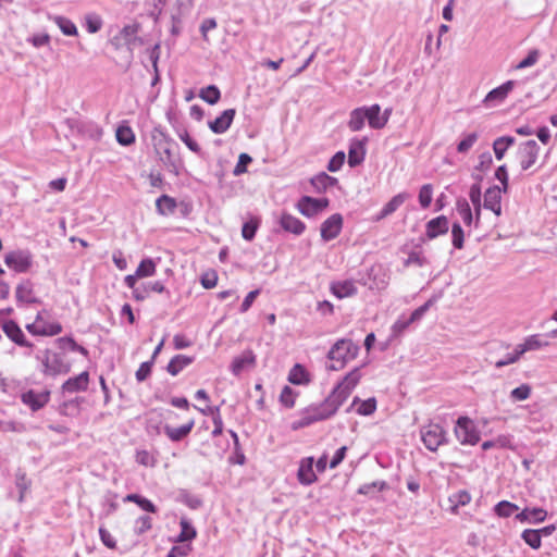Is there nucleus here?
<instances>
[{"label":"nucleus","instance_id":"obj_23","mask_svg":"<svg viewBox=\"0 0 557 557\" xmlns=\"http://www.w3.org/2000/svg\"><path fill=\"white\" fill-rule=\"evenodd\" d=\"M298 480L304 485H310L317 480V475L313 471V458L307 457L300 461L298 473Z\"/></svg>","mask_w":557,"mask_h":557},{"label":"nucleus","instance_id":"obj_45","mask_svg":"<svg viewBox=\"0 0 557 557\" xmlns=\"http://www.w3.org/2000/svg\"><path fill=\"white\" fill-rule=\"evenodd\" d=\"M357 403H360L359 407L357 408V412L361 416L372 414L376 409L375 398H369L367 400L361 401L358 397H355L352 406L356 405Z\"/></svg>","mask_w":557,"mask_h":557},{"label":"nucleus","instance_id":"obj_12","mask_svg":"<svg viewBox=\"0 0 557 557\" xmlns=\"http://www.w3.org/2000/svg\"><path fill=\"white\" fill-rule=\"evenodd\" d=\"M343 226V218L339 213H334L327 218L321 225V237L329 242L336 238Z\"/></svg>","mask_w":557,"mask_h":557},{"label":"nucleus","instance_id":"obj_52","mask_svg":"<svg viewBox=\"0 0 557 557\" xmlns=\"http://www.w3.org/2000/svg\"><path fill=\"white\" fill-rule=\"evenodd\" d=\"M15 476V484L20 491L18 502L22 503L24 500L25 493L29 488L30 481L26 478V474L21 471H18Z\"/></svg>","mask_w":557,"mask_h":557},{"label":"nucleus","instance_id":"obj_53","mask_svg":"<svg viewBox=\"0 0 557 557\" xmlns=\"http://www.w3.org/2000/svg\"><path fill=\"white\" fill-rule=\"evenodd\" d=\"M541 55V52L537 49H532L529 51L528 55L521 60L516 66V70H523L530 66H533Z\"/></svg>","mask_w":557,"mask_h":557},{"label":"nucleus","instance_id":"obj_42","mask_svg":"<svg viewBox=\"0 0 557 557\" xmlns=\"http://www.w3.org/2000/svg\"><path fill=\"white\" fill-rule=\"evenodd\" d=\"M124 502H131L137 504L143 510L148 512H156L157 507L147 498L138 494H128L124 497Z\"/></svg>","mask_w":557,"mask_h":557},{"label":"nucleus","instance_id":"obj_54","mask_svg":"<svg viewBox=\"0 0 557 557\" xmlns=\"http://www.w3.org/2000/svg\"><path fill=\"white\" fill-rule=\"evenodd\" d=\"M84 398L77 397L75 399L64 401L61 406V412L66 416H74L79 411V405Z\"/></svg>","mask_w":557,"mask_h":557},{"label":"nucleus","instance_id":"obj_49","mask_svg":"<svg viewBox=\"0 0 557 557\" xmlns=\"http://www.w3.org/2000/svg\"><path fill=\"white\" fill-rule=\"evenodd\" d=\"M457 211L465 224L470 225L473 221L471 208L465 198L457 200Z\"/></svg>","mask_w":557,"mask_h":557},{"label":"nucleus","instance_id":"obj_41","mask_svg":"<svg viewBox=\"0 0 557 557\" xmlns=\"http://www.w3.org/2000/svg\"><path fill=\"white\" fill-rule=\"evenodd\" d=\"M154 273L156 262L150 258L143 259L135 272L139 278L152 276Z\"/></svg>","mask_w":557,"mask_h":557},{"label":"nucleus","instance_id":"obj_16","mask_svg":"<svg viewBox=\"0 0 557 557\" xmlns=\"http://www.w3.org/2000/svg\"><path fill=\"white\" fill-rule=\"evenodd\" d=\"M235 114H236L235 109L224 110L220 116H218L215 120L210 121L208 123L209 128L214 134H223V133H225L230 128V126H231V124H232V122L234 120Z\"/></svg>","mask_w":557,"mask_h":557},{"label":"nucleus","instance_id":"obj_62","mask_svg":"<svg viewBox=\"0 0 557 557\" xmlns=\"http://www.w3.org/2000/svg\"><path fill=\"white\" fill-rule=\"evenodd\" d=\"M345 158L346 156L344 151L336 152L329 161L327 170L330 172H337L338 170H341L345 162Z\"/></svg>","mask_w":557,"mask_h":557},{"label":"nucleus","instance_id":"obj_33","mask_svg":"<svg viewBox=\"0 0 557 557\" xmlns=\"http://www.w3.org/2000/svg\"><path fill=\"white\" fill-rule=\"evenodd\" d=\"M366 107L357 108L351 111L348 126L352 132L360 131L364 126Z\"/></svg>","mask_w":557,"mask_h":557},{"label":"nucleus","instance_id":"obj_17","mask_svg":"<svg viewBox=\"0 0 557 557\" xmlns=\"http://www.w3.org/2000/svg\"><path fill=\"white\" fill-rule=\"evenodd\" d=\"M449 230V222L445 215H440L430 220L425 225V235L433 239L440 235L446 234Z\"/></svg>","mask_w":557,"mask_h":557},{"label":"nucleus","instance_id":"obj_51","mask_svg":"<svg viewBox=\"0 0 557 557\" xmlns=\"http://www.w3.org/2000/svg\"><path fill=\"white\" fill-rule=\"evenodd\" d=\"M449 500L454 505L453 506V511H456V509L459 506H466L467 504L470 503L471 495L467 491L462 490V491H458L457 493L453 494L449 497Z\"/></svg>","mask_w":557,"mask_h":557},{"label":"nucleus","instance_id":"obj_20","mask_svg":"<svg viewBox=\"0 0 557 557\" xmlns=\"http://www.w3.org/2000/svg\"><path fill=\"white\" fill-rule=\"evenodd\" d=\"M138 25L132 24L124 26L120 33L111 39L112 45L116 48L123 45H132L137 40Z\"/></svg>","mask_w":557,"mask_h":557},{"label":"nucleus","instance_id":"obj_7","mask_svg":"<svg viewBox=\"0 0 557 557\" xmlns=\"http://www.w3.org/2000/svg\"><path fill=\"white\" fill-rule=\"evenodd\" d=\"M4 263L16 273H26L33 264V258L28 251L14 250L4 256Z\"/></svg>","mask_w":557,"mask_h":557},{"label":"nucleus","instance_id":"obj_43","mask_svg":"<svg viewBox=\"0 0 557 557\" xmlns=\"http://www.w3.org/2000/svg\"><path fill=\"white\" fill-rule=\"evenodd\" d=\"M521 537L533 549L541 547V533H539L537 530L527 529L522 532Z\"/></svg>","mask_w":557,"mask_h":557},{"label":"nucleus","instance_id":"obj_21","mask_svg":"<svg viewBox=\"0 0 557 557\" xmlns=\"http://www.w3.org/2000/svg\"><path fill=\"white\" fill-rule=\"evenodd\" d=\"M364 140L352 139L348 150V164L355 168L361 164L366 157Z\"/></svg>","mask_w":557,"mask_h":557},{"label":"nucleus","instance_id":"obj_44","mask_svg":"<svg viewBox=\"0 0 557 557\" xmlns=\"http://www.w3.org/2000/svg\"><path fill=\"white\" fill-rule=\"evenodd\" d=\"M53 22L59 26L64 35L74 36L77 34V28L71 20L63 16H54Z\"/></svg>","mask_w":557,"mask_h":557},{"label":"nucleus","instance_id":"obj_15","mask_svg":"<svg viewBox=\"0 0 557 557\" xmlns=\"http://www.w3.org/2000/svg\"><path fill=\"white\" fill-rule=\"evenodd\" d=\"M502 188L492 186L484 194V208L493 211L497 216L502 214Z\"/></svg>","mask_w":557,"mask_h":557},{"label":"nucleus","instance_id":"obj_58","mask_svg":"<svg viewBox=\"0 0 557 557\" xmlns=\"http://www.w3.org/2000/svg\"><path fill=\"white\" fill-rule=\"evenodd\" d=\"M451 237H453L454 247L457 249H461L463 247L465 234H463V230L459 223L453 224Z\"/></svg>","mask_w":557,"mask_h":557},{"label":"nucleus","instance_id":"obj_9","mask_svg":"<svg viewBox=\"0 0 557 557\" xmlns=\"http://www.w3.org/2000/svg\"><path fill=\"white\" fill-rule=\"evenodd\" d=\"M41 312L36 314L35 321L26 324V330L35 336H54L62 332V325L59 322L51 324H40Z\"/></svg>","mask_w":557,"mask_h":557},{"label":"nucleus","instance_id":"obj_26","mask_svg":"<svg viewBox=\"0 0 557 557\" xmlns=\"http://www.w3.org/2000/svg\"><path fill=\"white\" fill-rule=\"evenodd\" d=\"M547 517V511L543 508H524L516 515V520L528 523L543 522Z\"/></svg>","mask_w":557,"mask_h":557},{"label":"nucleus","instance_id":"obj_24","mask_svg":"<svg viewBox=\"0 0 557 557\" xmlns=\"http://www.w3.org/2000/svg\"><path fill=\"white\" fill-rule=\"evenodd\" d=\"M256 363V356L252 350H245L236 357L231 366L234 375H239L246 368H252Z\"/></svg>","mask_w":557,"mask_h":557},{"label":"nucleus","instance_id":"obj_5","mask_svg":"<svg viewBox=\"0 0 557 557\" xmlns=\"http://www.w3.org/2000/svg\"><path fill=\"white\" fill-rule=\"evenodd\" d=\"M420 434L424 446L431 451H436L441 445L446 443V432L437 423L422 426Z\"/></svg>","mask_w":557,"mask_h":557},{"label":"nucleus","instance_id":"obj_6","mask_svg":"<svg viewBox=\"0 0 557 557\" xmlns=\"http://www.w3.org/2000/svg\"><path fill=\"white\" fill-rule=\"evenodd\" d=\"M455 434L463 445H475L480 441V434L473 421L468 417L458 418Z\"/></svg>","mask_w":557,"mask_h":557},{"label":"nucleus","instance_id":"obj_34","mask_svg":"<svg viewBox=\"0 0 557 557\" xmlns=\"http://www.w3.org/2000/svg\"><path fill=\"white\" fill-rule=\"evenodd\" d=\"M515 138L510 136H503L495 139L493 144L494 153L497 160H502L506 150L513 145Z\"/></svg>","mask_w":557,"mask_h":557},{"label":"nucleus","instance_id":"obj_18","mask_svg":"<svg viewBox=\"0 0 557 557\" xmlns=\"http://www.w3.org/2000/svg\"><path fill=\"white\" fill-rule=\"evenodd\" d=\"M89 373L87 371L82 372L77 376L70 377L62 385L63 393H76L84 392L88 388Z\"/></svg>","mask_w":557,"mask_h":557},{"label":"nucleus","instance_id":"obj_22","mask_svg":"<svg viewBox=\"0 0 557 557\" xmlns=\"http://www.w3.org/2000/svg\"><path fill=\"white\" fill-rule=\"evenodd\" d=\"M16 300L23 304H38L40 300L35 296L33 283L29 280L21 282L16 287Z\"/></svg>","mask_w":557,"mask_h":557},{"label":"nucleus","instance_id":"obj_25","mask_svg":"<svg viewBox=\"0 0 557 557\" xmlns=\"http://www.w3.org/2000/svg\"><path fill=\"white\" fill-rule=\"evenodd\" d=\"M410 198V194L408 193H399L396 196H394L380 211V213L376 215L375 220L380 221L388 215L393 214L406 200Z\"/></svg>","mask_w":557,"mask_h":557},{"label":"nucleus","instance_id":"obj_63","mask_svg":"<svg viewBox=\"0 0 557 557\" xmlns=\"http://www.w3.org/2000/svg\"><path fill=\"white\" fill-rule=\"evenodd\" d=\"M252 161V158L247 153H240L238 162L233 171L234 175H240L246 172L247 165Z\"/></svg>","mask_w":557,"mask_h":557},{"label":"nucleus","instance_id":"obj_47","mask_svg":"<svg viewBox=\"0 0 557 557\" xmlns=\"http://www.w3.org/2000/svg\"><path fill=\"white\" fill-rule=\"evenodd\" d=\"M288 381L293 384H302L307 383L308 373L300 364H295L289 372Z\"/></svg>","mask_w":557,"mask_h":557},{"label":"nucleus","instance_id":"obj_55","mask_svg":"<svg viewBox=\"0 0 557 557\" xmlns=\"http://www.w3.org/2000/svg\"><path fill=\"white\" fill-rule=\"evenodd\" d=\"M86 29L90 34L99 32L102 27V20L97 14H88L85 17Z\"/></svg>","mask_w":557,"mask_h":557},{"label":"nucleus","instance_id":"obj_39","mask_svg":"<svg viewBox=\"0 0 557 557\" xmlns=\"http://www.w3.org/2000/svg\"><path fill=\"white\" fill-rule=\"evenodd\" d=\"M180 525L181 533L178 534L177 542H187L196 537L197 532L186 518L181 519Z\"/></svg>","mask_w":557,"mask_h":557},{"label":"nucleus","instance_id":"obj_11","mask_svg":"<svg viewBox=\"0 0 557 557\" xmlns=\"http://www.w3.org/2000/svg\"><path fill=\"white\" fill-rule=\"evenodd\" d=\"M516 83L513 81H507L503 85L492 89L483 99V103L486 108L495 107L507 98L509 92L513 89Z\"/></svg>","mask_w":557,"mask_h":557},{"label":"nucleus","instance_id":"obj_40","mask_svg":"<svg viewBox=\"0 0 557 557\" xmlns=\"http://www.w3.org/2000/svg\"><path fill=\"white\" fill-rule=\"evenodd\" d=\"M326 414H318L317 417L311 416L307 409H305L301 413V418L297 421H294L292 424L293 430H298L305 426H308L317 421L325 420Z\"/></svg>","mask_w":557,"mask_h":557},{"label":"nucleus","instance_id":"obj_60","mask_svg":"<svg viewBox=\"0 0 557 557\" xmlns=\"http://www.w3.org/2000/svg\"><path fill=\"white\" fill-rule=\"evenodd\" d=\"M531 395V387L528 384H522L516 388H513L510 393V397L513 400H525Z\"/></svg>","mask_w":557,"mask_h":557},{"label":"nucleus","instance_id":"obj_56","mask_svg":"<svg viewBox=\"0 0 557 557\" xmlns=\"http://www.w3.org/2000/svg\"><path fill=\"white\" fill-rule=\"evenodd\" d=\"M152 528V519L149 516H141L135 521L134 531L137 535H141Z\"/></svg>","mask_w":557,"mask_h":557},{"label":"nucleus","instance_id":"obj_59","mask_svg":"<svg viewBox=\"0 0 557 557\" xmlns=\"http://www.w3.org/2000/svg\"><path fill=\"white\" fill-rule=\"evenodd\" d=\"M478 140V134L471 133L467 135L457 146V151L460 153L468 152Z\"/></svg>","mask_w":557,"mask_h":557},{"label":"nucleus","instance_id":"obj_2","mask_svg":"<svg viewBox=\"0 0 557 557\" xmlns=\"http://www.w3.org/2000/svg\"><path fill=\"white\" fill-rule=\"evenodd\" d=\"M359 347L350 339H339L330 349L327 357L332 363L327 367L329 370L338 371L345 364L355 359L358 355Z\"/></svg>","mask_w":557,"mask_h":557},{"label":"nucleus","instance_id":"obj_3","mask_svg":"<svg viewBox=\"0 0 557 557\" xmlns=\"http://www.w3.org/2000/svg\"><path fill=\"white\" fill-rule=\"evenodd\" d=\"M360 379V368H355L348 374H346L341 383L334 387L331 396L337 403V405H343V403L349 397L352 389L357 386Z\"/></svg>","mask_w":557,"mask_h":557},{"label":"nucleus","instance_id":"obj_30","mask_svg":"<svg viewBox=\"0 0 557 557\" xmlns=\"http://www.w3.org/2000/svg\"><path fill=\"white\" fill-rule=\"evenodd\" d=\"M331 289L337 298L350 297L357 293V287L352 281L333 283Z\"/></svg>","mask_w":557,"mask_h":557},{"label":"nucleus","instance_id":"obj_32","mask_svg":"<svg viewBox=\"0 0 557 557\" xmlns=\"http://www.w3.org/2000/svg\"><path fill=\"white\" fill-rule=\"evenodd\" d=\"M337 183V178L330 176L324 172L311 178V184L318 191H325L327 188L336 185Z\"/></svg>","mask_w":557,"mask_h":557},{"label":"nucleus","instance_id":"obj_37","mask_svg":"<svg viewBox=\"0 0 557 557\" xmlns=\"http://www.w3.org/2000/svg\"><path fill=\"white\" fill-rule=\"evenodd\" d=\"M522 355L519 352L518 346H516L513 352L507 354L505 358L494 359L492 356L486 359L490 363L494 364L496 368H503L505 366L512 364L517 362Z\"/></svg>","mask_w":557,"mask_h":557},{"label":"nucleus","instance_id":"obj_4","mask_svg":"<svg viewBox=\"0 0 557 557\" xmlns=\"http://www.w3.org/2000/svg\"><path fill=\"white\" fill-rule=\"evenodd\" d=\"M36 359L40 361L42 366V372L48 375H57L69 372V366H65L60 356L49 349L39 351L36 355Z\"/></svg>","mask_w":557,"mask_h":557},{"label":"nucleus","instance_id":"obj_27","mask_svg":"<svg viewBox=\"0 0 557 557\" xmlns=\"http://www.w3.org/2000/svg\"><path fill=\"white\" fill-rule=\"evenodd\" d=\"M366 120L368 121L370 127L374 129L384 127L388 121L387 115H381V107L379 104H373L369 108H366Z\"/></svg>","mask_w":557,"mask_h":557},{"label":"nucleus","instance_id":"obj_46","mask_svg":"<svg viewBox=\"0 0 557 557\" xmlns=\"http://www.w3.org/2000/svg\"><path fill=\"white\" fill-rule=\"evenodd\" d=\"M494 510L498 517L508 518L513 512L518 511L519 507L510 502L502 500L495 506Z\"/></svg>","mask_w":557,"mask_h":557},{"label":"nucleus","instance_id":"obj_19","mask_svg":"<svg viewBox=\"0 0 557 557\" xmlns=\"http://www.w3.org/2000/svg\"><path fill=\"white\" fill-rule=\"evenodd\" d=\"M339 407L341 406L337 405V403L330 395L320 405H312V406H309L306 409L313 417H317L318 414H326L325 419H327V418L332 417L333 414H335Z\"/></svg>","mask_w":557,"mask_h":557},{"label":"nucleus","instance_id":"obj_48","mask_svg":"<svg viewBox=\"0 0 557 557\" xmlns=\"http://www.w3.org/2000/svg\"><path fill=\"white\" fill-rule=\"evenodd\" d=\"M116 140L123 146H128L135 141V135L131 127L120 126L116 129Z\"/></svg>","mask_w":557,"mask_h":557},{"label":"nucleus","instance_id":"obj_64","mask_svg":"<svg viewBox=\"0 0 557 557\" xmlns=\"http://www.w3.org/2000/svg\"><path fill=\"white\" fill-rule=\"evenodd\" d=\"M152 364H153V361L150 360V361L143 362L139 366V368L135 374L138 382L145 381L150 375Z\"/></svg>","mask_w":557,"mask_h":557},{"label":"nucleus","instance_id":"obj_35","mask_svg":"<svg viewBox=\"0 0 557 557\" xmlns=\"http://www.w3.org/2000/svg\"><path fill=\"white\" fill-rule=\"evenodd\" d=\"M157 211L162 214H171L176 208V202L173 198L168 195L160 196L156 201Z\"/></svg>","mask_w":557,"mask_h":557},{"label":"nucleus","instance_id":"obj_10","mask_svg":"<svg viewBox=\"0 0 557 557\" xmlns=\"http://www.w3.org/2000/svg\"><path fill=\"white\" fill-rule=\"evenodd\" d=\"M329 206L327 198H312L304 196L297 205L299 212L306 216H313Z\"/></svg>","mask_w":557,"mask_h":557},{"label":"nucleus","instance_id":"obj_13","mask_svg":"<svg viewBox=\"0 0 557 557\" xmlns=\"http://www.w3.org/2000/svg\"><path fill=\"white\" fill-rule=\"evenodd\" d=\"M49 391L36 392L29 389L21 395L23 404L28 406L33 411L41 409L49 401Z\"/></svg>","mask_w":557,"mask_h":557},{"label":"nucleus","instance_id":"obj_29","mask_svg":"<svg viewBox=\"0 0 557 557\" xmlns=\"http://www.w3.org/2000/svg\"><path fill=\"white\" fill-rule=\"evenodd\" d=\"M194 424H195V422L191 419L187 423H185L178 428L165 425L164 433L171 441L178 442V441L183 440L184 437H186L191 432Z\"/></svg>","mask_w":557,"mask_h":557},{"label":"nucleus","instance_id":"obj_61","mask_svg":"<svg viewBox=\"0 0 557 557\" xmlns=\"http://www.w3.org/2000/svg\"><path fill=\"white\" fill-rule=\"evenodd\" d=\"M295 396L293 388L285 386L281 392L280 400L285 407L292 408L295 405Z\"/></svg>","mask_w":557,"mask_h":557},{"label":"nucleus","instance_id":"obj_1","mask_svg":"<svg viewBox=\"0 0 557 557\" xmlns=\"http://www.w3.org/2000/svg\"><path fill=\"white\" fill-rule=\"evenodd\" d=\"M151 144L158 160L170 171L177 174L180 159L174 153L176 143L161 127L151 131Z\"/></svg>","mask_w":557,"mask_h":557},{"label":"nucleus","instance_id":"obj_50","mask_svg":"<svg viewBox=\"0 0 557 557\" xmlns=\"http://www.w3.org/2000/svg\"><path fill=\"white\" fill-rule=\"evenodd\" d=\"M469 197L475 209L476 223L480 219L481 213V187L479 184H473L469 191Z\"/></svg>","mask_w":557,"mask_h":557},{"label":"nucleus","instance_id":"obj_38","mask_svg":"<svg viewBox=\"0 0 557 557\" xmlns=\"http://www.w3.org/2000/svg\"><path fill=\"white\" fill-rule=\"evenodd\" d=\"M199 97L209 104H215L221 98V92L215 85H209L200 90Z\"/></svg>","mask_w":557,"mask_h":557},{"label":"nucleus","instance_id":"obj_31","mask_svg":"<svg viewBox=\"0 0 557 557\" xmlns=\"http://www.w3.org/2000/svg\"><path fill=\"white\" fill-rule=\"evenodd\" d=\"M194 361V358L193 357H188V356H185V355H176L175 357H173L168 367H166V370L168 372L175 376L177 375L184 368H186L187 366H189L191 362Z\"/></svg>","mask_w":557,"mask_h":557},{"label":"nucleus","instance_id":"obj_28","mask_svg":"<svg viewBox=\"0 0 557 557\" xmlns=\"http://www.w3.org/2000/svg\"><path fill=\"white\" fill-rule=\"evenodd\" d=\"M280 224L284 231L293 233L295 235H300L306 228L305 223H302L298 218L289 213L282 214Z\"/></svg>","mask_w":557,"mask_h":557},{"label":"nucleus","instance_id":"obj_8","mask_svg":"<svg viewBox=\"0 0 557 557\" xmlns=\"http://www.w3.org/2000/svg\"><path fill=\"white\" fill-rule=\"evenodd\" d=\"M540 147L534 139L522 143L519 146L518 157L523 171L529 170L537 160Z\"/></svg>","mask_w":557,"mask_h":557},{"label":"nucleus","instance_id":"obj_57","mask_svg":"<svg viewBox=\"0 0 557 557\" xmlns=\"http://www.w3.org/2000/svg\"><path fill=\"white\" fill-rule=\"evenodd\" d=\"M433 187L431 184H425L421 187L419 193V202L422 208H428L432 202Z\"/></svg>","mask_w":557,"mask_h":557},{"label":"nucleus","instance_id":"obj_14","mask_svg":"<svg viewBox=\"0 0 557 557\" xmlns=\"http://www.w3.org/2000/svg\"><path fill=\"white\" fill-rule=\"evenodd\" d=\"M3 333L16 345L32 348L33 344L25 338L22 329L13 320L7 321L2 325Z\"/></svg>","mask_w":557,"mask_h":557},{"label":"nucleus","instance_id":"obj_36","mask_svg":"<svg viewBox=\"0 0 557 557\" xmlns=\"http://www.w3.org/2000/svg\"><path fill=\"white\" fill-rule=\"evenodd\" d=\"M547 345H548V342L541 341L539 335H531L524 341V343L518 344L517 346L519 348V352L521 355H523L527 351L536 350V349H539L543 346H547Z\"/></svg>","mask_w":557,"mask_h":557}]
</instances>
